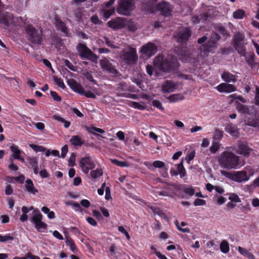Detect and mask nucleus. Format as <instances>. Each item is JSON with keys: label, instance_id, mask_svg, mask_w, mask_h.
<instances>
[{"label": "nucleus", "instance_id": "1", "mask_svg": "<svg viewBox=\"0 0 259 259\" xmlns=\"http://www.w3.org/2000/svg\"><path fill=\"white\" fill-rule=\"evenodd\" d=\"M229 150L222 152L218 158L220 166L226 169H236L240 165V157L231 151L235 150L233 147L228 148Z\"/></svg>", "mask_w": 259, "mask_h": 259}, {"label": "nucleus", "instance_id": "46", "mask_svg": "<svg viewBox=\"0 0 259 259\" xmlns=\"http://www.w3.org/2000/svg\"><path fill=\"white\" fill-rule=\"evenodd\" d=\"M54 81L55 82L56 84L60 88L64 89L65 88V85L64 83L63 82V80L61 78H58L56 76H54L53 77Z\"/></svg>", "mask_w": 259, "mask_h": 259}, {"label": "nucleus", "instance_id": "35", "mask_svg": "<svg viewBox=\"0 0 259 259\" xmlns=\"http://www.w3.org/2000/svg\"><path fill=\"white\" fill-rule=\"evenodd\" d=\"M70 142L72 145L75 146H81L83 143L78 136H72L70 140Z\"/></svg>", "mask_w": 259, "mask_h": 259}, {"label": "nucleus", "instance_id": "62", "mask_svg": "<svg viewBox=\"0 0 259 259\" xmlns=\"http://www.w3.org/2000/svg\"><path fill=\"white\" fill-rule=\"evenodd\" d=\"M50 94L53 99L56 101H60L61 100V97L58 95L57 93L54 91H51Z\"/></svg>", "mask_w": 259, "mask_h": 259}, {"label": "nucleus", "instance_id": "50", "mask_svg": "<svg viewBox=\"0 0 259 259\" xmlns=\"http://www.w3.org/2000/svg\"><path fill=\"white\" fill-rule=\"evenodd\" d=\"M27 160L29 165L31 166L32 168L37 166V161L36 158L28 157L27 158Z\"/></svg>", "mask_w": 259, "mask_h": 259}, {"label": "nucleus", "instance_id": "39", "mask_svg": "<svg viewBox=\"0 0 259 259\" xmlns=\"http://www.w3.org/2000/svg\"><path fill=\"white\" fill-rule=\"evenodd\" d=\"M14 239V237L11 234H7L5 235L0 234V242L6 243L8 241H12Z\"/></svg>", "mask_w": 259, "mask_h": 259}, {"label": "nucleus", "instance_id": "37", "mask_svg": "<svg viewBox=\"0 0 259 259\" xmlns=\"http://www.w3.org/2000/svg\"><path fill=\"white\" fill-rule=\"evenodd\" d=\"M103 175V170L101 168H97L91 171V176L93 179L97 178Z\"/></svg>", "mask_w": 259, "mask_h": 259}, {"label": "nucleus", "instance_id": "20", "mask_svg": "<svg viewBox=\"0 0 259 259\" xmlns=\"http://www.w3.org/2000/svg\"><path fill=\"white\" fill-rule=\"evenodd\" d=\"M85 129L89 133H90L91 134H93L96 136H99L101 138H103V136H100L97 133H100V134L105 133V131L102 128L95 127L93 126H85Z\"/></svg>", "mask_w": 259, "mask_h": 259}, {"label": "nucleus", "instance_id": "18", "mask_svg": "<svg viewBox=\"0 0 259 259\" xmlns=\"http://www.w3.org/2000/svg\"><path fill=\"white\" fill-rule=\"evenodd\" d=\"M179 55L181 57V59L184 61H190L192 59H194L193 55V51L187 50L185 48L184 50L179 53Z\"/></svg>", "mask_w": 259, "mask_h": 259}, {"label": "nucleus", "instance_id": "29", "mask_svg": "<svg viewBox=\"0 0 259 259\" xmlns=\"http://www.w3.org/2000/svg\"><path fill=\"white\" fill-rule=\"evenodd\" d=\"M206 189L209 192H211L213 189H214L215 191L220 194L223 193L224 191L223 188L222 187L220 186H215L214 187L210 184H207L206 185Z\"/></svg>", "mask_w": 259, "mask_h": 259}, {"label": "nucleus", "instance_id": "47", "mask_svg": "<svg viewBox=\"0 0 259 259\" xmlns=\"http://www.w3.org/2000/svg\"><path fill=\"white\" fill-rule=\"evenodd\" d=\"M81 93H82L80 94V95H84L88 98L95 99L96 97V95L94 94H93L91 91H85L83 89L82 92Z\"/></svg>", "mask_w": 259, "mask_h": 259}, {"label": "nucleus", "instance_id": "60", "mask_svg": "<svg viewBox=\"0 0 259 259\" xmlns=\"http://www.w3.org/2000/svg\"><path fill=\"white\" fill-rule=\"evenodd\" d=\"M218 30L219 31L220 33H221L224 36H229V33L224 27H219L218 28Z\"/></svg>", "mask_w": 259, "mask_h": 259}, {"label": "nucleus", "instance_id": "41", "mask_svg": "<svg viewBox=\"0 0 259 259\" xmlns=\"http://www.w3.org/2000/svg\"><path fill=\"white\" fill-rule=\"evenodd\" d=\"M183 160H182L181 162L177 165V169L181 178L184 177L186 174V171L183 166Z\"/></svg>", "mask_w": 259, "mask_h": 259}, {"label": "nucleus", "instance_id": "38", "mask_svg": "<svg viewBox=\"0 0 259 259\" xmlns=\"http://www.w3.org/2000/svg\"><path fill=\"white\" fill-rule=\"evenodd\" d=\"M184 98L183 95L181 94H173L169 96L167 99L170 102H176L178 100H183Z\"/></svg>", "mask_w": 259, "mask_h": 259}, {"label": "nucleus", "instance_id": "3", "mask_svg": "<svg viewBox=\"0 0 259 259\" xmlns=\"http://www.w3.org/2000/svg\"><path fill=\"white\" fill-rule=\"evenodd\" d=\"M233 46L238 53L241 56L246 54L245 46L247 42L245 40V36L240 32L236 33L233 37Z\"/></svg>", "mask_w": 259, "mask_h": 259}, {"label": "nucleus", "instance_id": "48", "mask_svg": "<svg viewBox=\"0 0 259 259\" xmlns=\"http://www.w3.org/2000/svg\"><path fill=\"white\" fill-rule=\"evenodd\" d=\"M30 147L34 151L44 152L46 150V148L41 146H38L34 144H30Z\"/></svg>", "mask_w": 259, "mask_h": 259}, {"label": "nucleus", "instance_id": "59", "mask_svg": "<svg viewBox=\"0 0 259 259\" xmlns=\"http://www.w3.org/2000/svg\"><path fill=\"white\" fill-rule=\"evenodd\" d=\"M132 104L133 107L135 108H137L139 110H144L145 108V107L144 105L136 102H133Z\"/></svg>", "mask_w": 259, "mask_h": 259}, {"label": "nucleus", "instance_id": "23", "mask_svg": "<svg viewBox=\"0 0 259 259\" xmlns=\"http://www.w3.org/2000/svg\"><path fill=\"white\" fill-rule=\"evenodd\" d=\"M235 103L236 104V109L238 112L243 114H249L250 109L247 105L241 104L237 101Z\"/></svg>", "mask_w": 259, "mask_h": 259}, {"label": "nucleus", "instance_id": "31", "mask_svg": "<svg viewBox=\"0 0 259 259\" xmlns=\"http://www.w3.org/2000/svg\"><path fill=\"white\" fill-rule=\"evenodd\" d=\"M41 210L45 214L47 215V217L49 219L52 220L55 218V214L54 212L51 211L48 207L46 206H43Z\"/></svg>", "mask_w": 259, "mask_h": 259}, {"label": "nucleus", "instance_id": "12", "mask_svg": "<svg viewBox=\"0 0 259 259\" xmlns=\"http://www.w3.org/2000/svg\"><path fill=\"white\" fill-rule=\"evenodd\" d=\"M80 166L82 170L85 174L88 173L90 169L95 167V164L92 161L90 157L82 158L80 161Z\"/></svg>", "mask_w": 259, "mask_h": 259}, {"label": "nucleus", "instance_id": "15", "mask_svg": "<svg viewBox=\"0 0 259 259\" xmlns=\"http://www.w3.org/2000/svg\"><path fill=\"white\" fill-rule=\"evenodd\" d=\"M217 89L220 92L231 93L236 90V87L231 84L222 83L217 86Z\"/></svg>", "mask_w": 259, "mask_h": 259}, {"label": "nucleus", "instance_id": "51", "mask_svg": "<svg viewBox=\"0 0 259 259\" xmlns=\"http://www.w3.org/2000/svg\"><path fill=\"white\" fill-rule=\"evenodd\" d=\"M103 16L106 18H108L113 15L114 13V9L112 8L109 10H103Z\"/></svg>", "mask_w": 259, "mask_h": 259}, {"label": "nucleus", "instance_id": "10", "mask_svg": "<svg viewBox=\"0 0 259 259\" xmlns=\"http://www.w3.org/2000/svg\"><path fill=\"white\" fill-rule=\"evenodd\" d=\"M107 24L110 28L113 29H120L126 25L127 19L123 17H117L109 21Z\"/></svg>", "mask_w": 259, "mask_h": 259}, {"label": "nucleus", "instance_id": "13", "mask_svg": "<svg viewBox=\"0 0 259 259\" xmlns=\"http://www.w3.org/2000/svg\"><path fill=\"white\" fill-rule=\"evenodd\" d=\"M157 51L156 46L153 42H149L144 45L140 52L145 54V56L150 57L154 55Z\"/></svg>", "mask_w": 259, "mask_h": 259}, {"label": "nucleus", "instance_id": "6", "mask_svg": "<svg viewBox=\"0 0 259 259\" xmlns=\"http://www.w3.org/2000/svg\"><path fill=\"white\" fill-rule=\"evenodd\" d=\"M135 7L134 0H119L116 11L119 14L128 16Z\"/></svg>", "mask_w": 259, "mask_h": 259}, {"label": "nucleus", "instance_id": "22", "mask_svg": "<svg viewBox=\"0 0 259 259\" xmlns=\"http://www.w3.org/2000/svg\"><path fill=\"white\" fill-rule=\"evenodd\" d=\"M222 79L227 82H235L236 81V77L229 72H224L222 74Z\"/></svg>", "mask_w": 259, "mask_h": 259}, {"label": "nucleus", "instance_id": "8", "mask_svg": "<svg viewBox=\"0 0 259 259\" xmlns=\"http://www.w3.org/2000/svg\"><path fill=\"white\" fill-rule=\"evenodd\" d=\"M121 58L128 64L135 63L138 59L136 49L130 48L126 50H123Z\"/></svg>", "mask_w": 259, "mask_h": 259}, {"label": "nucleus", "instance_id": "55", "mask_svg": "<svg viewBox=\"0 0 259 259\" xmlns=\"http://www.w3.org/2000/svg\"><path fill=\"white\" fill-rule=\"evenodd\" d=\"M152 165L153 167L155 168H162L165 165V164L163 162L161 161H155L153 162Z\"/></svg>", "mask_w": 259, "mask_h": 259}, {"label": "nucleus", "instance_id": "36", "mask_svg": "<svg viewBox=\"0 0 259 259\" xmlns=\"http://www.w3.org/2000/svg\"><path fill=\"white\" fill-rule=\"evenodd\" d=\"M105 191V194H110V188L106 186V183H104L100 188L98 189V192L99 194H103Z\"/></svg>", "mask_w": 259, "mask_h": 259}, {"label": "nucleus", "instance_id": "52", "mask_svg": "<svg viewBox=\"0 0 259 259\" xmlns=\"http://www.w3.org/2000/svg\"><path fill=\"white\" fill-rule=\"evenodd\" d=\"M103 39H104V41H103L105 42L106 43V44L108 47H111L112 48H114V49L118 48V47H116L114 45V42L113 41L110 40L107 37L104 36Z\"/></svg>", "mask_w": 259, "mask_h": 259}, {"label": "nucleus", "instance_id": "2", "mask_svg": "<svg viewBox=\"0 0 259 259\" xmlns=\"http://www.w3.org/2000/svg\"><path fill=\"white\" fill-rule=\"evenodd\" d=\"M153 65L159 70L168 72L177 67V61L176 60L164 59L162 56L158 55L154 60Z\"/></svg>", "mask_w": 259, "mask_h": 259}, {"label": "nucleus", "instance_id": "14", "mask_svg": "<svg viewBox=\"0 0 259 259\" xmlns=\"http://www.w3.org/2000/svg\"><path fill=\"white\" fill-rule=\"evenodd\" d=\"M100 64L103 70H105L109 73L113 74H117L118 73L117 70L106 58L101 60L100 61Z\"/></svg>", "mask_w": 259, "mask_h": 259}, {"label": "nucleus", "instance_id": "9", "mask_svg": "<svg viewBox=\"0 0 259 259\" xmlns=\"http://www.w3.org/2000/svg\"><path fill=\"white\" fill-rule=\"evenodd\" d=\"M156 8L161 14L165 17L170 16L173 9L171 5L169 3L165 1L158 3Z\"/></svg>", "mask_w": 259, "mask_h": 259}, {"label": "nucleus", "instance_id": "30", "mask_svg": "<svg viewBox=\"0 0 259 259\" xmlns=\"http://www.w3.org/2000/svg\"><path fill=\"white\" fill-rule=\"evenodd\" d=\"M42 215L39 211H38L33 215L31 219V222L35 225L42 221Z\"/></svg>", "mask_w": 259, "mask_h": 259}, {"label": "nucleus", "instance_id": "28", "mask_svg": "<svg viewBox=\"0 0 259 259\" xmlns=\"http://www.w3.org/2000/svg\"><path fill=\"white\" fill-rule=\"evenodd\" d=\"M203 47H205V51L209 52L217 48V45L214 42L212 41L209 39V40L204 46H203Z\"/></svg>", "mask_w": 259, "mask_h": 259}, {"label": "nucleus", "instance_id": "44", "mask_svg": "<svg viewBox=\"0 0 259 259\" xmlns=\"http://www.w3.org/2000/svg\"><path fill=\"white\" fill-rule=\"evenodd\" d=\"M127 28L130 31L135 32L138 29V26L137 23L130 21L127 24Z\"/></svg>", "mask_w": 259, "mask_h": 259}, {"label": "nucleus", "instance_id": "57", "mask_svg": "<svg viewBox=\"0 0 259 259\" xmlns=\"http://www.w3.org/2000/svg\"><path fill=\"white\" fill-rule=\"evenodd\" d=\"M221 174H222V175L228 178H229L230 179H231L232 180H233V177L234 176V173H231V172H228V171H226L224 170H221Z\"/></svg>", "mask_w": 259, "mask_h": 259}, {"label": "nucleus", "instance_id": "58", "mask_svg": "<svg viewBox=\"0 0 259 259\" xmlns=\"http://www.w3.org/2000/svg\"><path fill=\"white\" fill-rule=\"evenodd\" d=\"M205 204V201L203 199L197 198L194 201V205L195 206H202Z\"/></svg>", "mask_w": 259, "mask_h": 259}, {"label": "nucleus", "instance_id": "24", "mask_svg": "<svg viewBox=\"0 0 259 259\" xmlns=\"http://www.w3.org/2000/svg\"><path fill=\"white\" fill-rule=\"evenodd\" d=\"M225 131L227 133L235 138L238 137L239 136L238 130L232 125H228L225 128Z\"/></svg>", "mask_w": 259, "mask_h": 259}, {"label": "nucleus", "instance_id": "34", "mask_svg": "<svg viewBox=\"0 0 259 259\" xmlns=\"http://www.w3.org/2000/svg\"><path fill=\"white\" fill-rule=\"evenodd\" d=\"M221 251L224 253H227L229 251V245L228 242L226 240L221 242L220 245Z\"/></svg>", "mask_w": 259, "mask_h": 259}, {"label": "nucleus", "instance_id": "42", "mask_svg": "<svg viewBox=\"0 0 259 259\" xmlns=\"http://www.w3.org/2000/svg\"><path fill=\"white\" fill-rule=\"evenodd\" d=\"M244 11L241 9H239L233 13V17L235 19H241L244 15Z\"/></svg>", "mask_w": 259, "mask_h": 259}, {"label": "nucleus", "instance_id": "11", "mask_svg": "<svg viewBox=\"0 0 259 259\" xmlns=\"http://www.w3.org/2000/svg\"><path fill=\"white\" fill-rule=\"evenodd\" d=\"M238 149L236 153L244 156H249L252 149L249 147L248 144L245 141H239L237 143Z\"/></svg>", "mask_w": 259, "mask_h": 259}, {"label": "nucleus", "instance_id": "61", "mask_svg": "<svg viewBox=\"0 0 259 259\" xmlns=\"http://www.w3.org/2000/svg\"><path fill=\"white\" fill-rule=\"evenodd\" d=\"M86 220L92 226H96L97 225V221L92 217H87Z\"/></svg>", "mask_w": 259, "mask_h": 259}, {"label": "nucleus", "instance_id": "16", "mask_svg": "<svg viewBox=\"0 0 259 259\" xmlns=\"http://www.w3.org/2000/svg\"><path fill=\"white\" fill-rule=\"evenodd\" d=\"M249 177L246 175V171H238L234 172L233 180L237 182L247 181Z\"/></svg>", "mask_w": 259, "mask_h": 259}, {"label": "nucleus", "instance_id": "27", "mask_svg": "<svg viewBox=\"0 0 259 259\" xmlns=\"http://www.w3.org/2000/svg\"><path fill=\"white\" fill-rule=\"evenodd\" d=\"M223 134L224 132L223 131L218 128L215 129L213 137V141L219 142V141L222 139Z\"/></svg>", "mask_w": 259, "mask_h": 259}, {"label": "nucleus", "instance_id": "40", "mask_svg": "<svg viewBox=\"0 0 259 259\" xmlns=\"http://www.w3.org/2000/svg\"><path fill=\"white\" fill-rule=\"evenodd\" d=\"M111 161L112 163L120 167H128L130 166L127 162L119 161L116 159H112Z\"/></svg>", "mask_w": 259, "mask_h": 259}, {"label": "nucleus", "instance_id": "43", "mask_svg": "<svg viewBox=\"0 0 259 259\" xmlns=\"http://www.w3.org/2000/svg\"><path fill=\"white\" fill-rule=\"evenodd\" d=\"M220 147L219 142H213L212 146L210 147V151L212 153H215L219 150Z\"/></svg>", "mask_w": 259, "mask_h": 259}, {"label": "nucleus", "instance_id": "32", "mask_svg": "<svg viewBox=\"0 0 259 259\" xmlns=\"http://www.w3.org/2000/svg\"><path fill=\"white\" fill-rule=\"evenodd\" d=\"M66 244L70 247V249L73 253H75L76 247L74 241L71 238L68 237L66 239Z\"/></svg>", "mask_w": 259, "mask_h": 259}, {"label": "nucleus", "instance_id": "53", "mask_svg": "<svg viewBox=\"0 0 259 259\" xmlns=\"http://www.w3.org/2000/svg\"><path fill=\"white\" fill-rule=\"evenodd\" d=\"M75 154L74 153H72L69 157V160H68V165L70 166H72L75 165Z\"/></svg>", "mask_w": 259, "mask_h": 259}, {"label": "nucleus", "instance_id": "33", "mask_svg": "<svg viewBox=\"0 0 259 259\" xmlns=\"http://www.w3.org/2000/svg\"><path fill=\"white\" fill-rule=\"evenodd\" d=\"M35 228L39 232H45V230L47 229V224L41 221L34 225Z\"/></svg>", "mask_w": 259, "mask_h": 259}, {"label": "nucleus", "instance_id": "56", "mask_svg": "<svg viewBox=\"0 0 259 259\" xmlns=\"http://www.w3.org/2000/svg\"><path fill=\"white\" fill-rule=\"evenodd\" d=\"M64 64L70 70L72 71H76V67L74 66L71 62H70L68 60H64Z\"/></svg>", "mask_w": 259, "mask_h": 259}, {"label": "nucleus", "instance_id": "54", "mask_svg": "<svg viewBox=\"0 0 259 259\" xmlns=\"http://www.w3.org/2000/svg\"><path fill=\"white\" fill-rule=\"evenodd\" d=\"M152 104L153 106L157 108L158 109H159L161 110H164V108L162 107L161 102L158 100H153L152 102Z\"/></svg>", "mask_w": 259, "mask_h": 259}, {"label": "nucleus", "instance_id": "63", "mask_svg": "<svg viewBox=\"0 0 259 259\" xmlns=\"http://www.w3.org/2000/svg\"><path fill=\"white\" fill-rule=\"evenodd\" d=\"M229 199L234 203L240 201L238 195H229Z\"/></svg>", "mask_w": 259, "mask_h": 259}, {"label": "nucleus", "instance_id": "64", "mask_svg": "<svg viewBox=\"0 0 259 259\" xmlns=\"http://www.w3.org/2000/svg\"><path fill=\"white\" fill-rule=\"evenodd\" d=\"M255 96L254 98L255 104L259 105V88L256 87L255 88Z\"/></svg>", "mask_w": 259, "mask_h": 259}, {"label": "nucleus", "instance_id": "21", "mask_svg": "<svg viewBox=\"0 0 259 259\" xmlns=\"http://www.w3.org/2000/svg\"><path fill=\"white\" fill-rule=\"evenodd\" d=\"M55 24L57 29L61 30L65 35H67L69 32V29L65 24L60 19H56Z\"/></svg>", "mask_w": 259, "mask_h": 259}, {"label": "nucleus", "instance_id": "17", "mask_svg": "<svg viewBox=\"0 0 259 259\" xmlns=\"http://www.w3.org/2000/svg\"><path fill=\"white\" fill-rule=\"evenodd\" d=\"M67 84L70 87V88L75 92H76L78 94L82 93V89L81 85L78 83L74 79H69L67 81Z\"/></svg>", "mask_w": 259, "mask_h": 259}, {"label": "nucleus", "instance_id": "19", "mask_svg": "<svg viewBox=\"0 0 259 259\" xmlns=\"http://www.w3.org/2000/svg\"><path fill=\"white\" fill-rule=\"evenodd\" d=\"M162 91L163 93H170L174 92L176 88V85L174 82L167 80L165 83L162 85Z\"/></svg>", "mask_w": 259, "mask_h": 259}, {"label": "nucleus", "instance_id": "4", "mask_svg": "<svg viewBox=\"0 0 259 259\" xmlns=\"http://www.w3.org/2000/svg\"><path fill=\"white\" fill-rule=\"evenodd\" d=\"M25 30L29 40L34 44H41L42 42L41 30L35 29L31 25H26L25 26Z\"/></svg>", "mask_w": 259, "mask_h": 259}, {"label": "nucleus", "instance_id": "26", "mask_svg": "<svg viewBox=\"0 0 259 259\" xmlns=\"http://www.w3.org/2000/svg\"><path fill=\"white\" fill-rule=\"evenodd\" d=\"M25 188L26 190L30 193L34 194L37 192V191L34 187L32 181L28 179L26 181Z\"/></svg>", "mask_w": 259, "mask_h": 259}, {"label": "nucleus", "instance_id": "45", "mask_svg": "<svg viewBox=\"0 0 259 259\" xmlns=\"http://www.w3.org/2000/svg\"><path fill=\"white\" fill-rule=\"evenodd\" d=\"M247 125L252 126L254 127H259V120L252 119L247 121L246 123Z\"/></svg>", "mask_w": 259, "mask_h": 259}, {"label": "nucleus", "instance_id": "5", "mask_svg": "<svg viewBox=\"0 0 259 259\" xmlns=\"http://www.w3.org/2000/svg\"><path fill=\"white\" fill-rule=\"evenodd\" d=\"M76 50L81 58H87L93 62L96 63L99 58L87 46L82 43H79L76 46Z\"/></svg>", "mask_w": 259, "mask_h": 259}, {"label": "nucleus", "instance_id": "25", "mask_svg": "<svg viewBox=\"0 0 259 259\" xmlns=\"http://www.w3.org/2000/svg\"><path fill=\"white\" fill-rule=\"evenodd\" d=\"M10 149L13 152V154L11 155V157L14 159L20 158V154L21 151L18 149V147L14 144L10 146Z\"/></svg>", "mask_w": 259, "mask_h": 259}, {"label": "nucleus", "instance_id": "7", "mask_svg": "<svg viewBox=\"0 0 259 259\" xmlns=\"http://www.w3.org/2000/svg\"><path fill=\"white\" fill-rule=\"evenodd\" d=\"M191 31L188 27H181L174 33V37L178 42H186L191 35Z\"/></svg>", "mask_w": 259, "mask_h": 259}, {"label": "nucleus", "instance_id": "49", "mask_svg": "<svg viewBox=\"0 0 259 259\" xmlns=\"http://www.w3.org/2000/svg\"><path fill=\"white\" fill-rule=\"evenodd\" d=\"M221 39V36L217 32H212L209 40L217 44L218 41Z\"/></svg>", "mask_w": 259, "mask_h": 259}]
</instances>
